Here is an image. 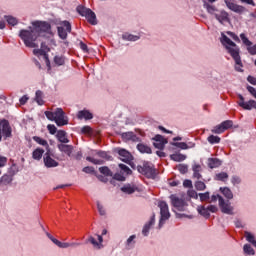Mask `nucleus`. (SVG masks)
I'll list each match as a JSON object with an SVG mask.
<instances>
[{
	"label": "nucleus",
	"mask_w": 256,
	"mask_h": 256,
	"mask_svg": "<svg viewBox=\"0 0 256 256\" xmlns=\"http://www.w3.org/2000/svg\"><path fill=\"white\" fill-rule=\"evenodd\" d=\"M31 25L32 26L28 27L29 30L21 29L18 34V37H20L25 47H28V49L39 48V44L36 43L39 37L47 38V35H51L52 37L54 35L51 23L47 21L35 20ZM43 33H46L47 35Z\"/></svg>",
	"instance_id": "obj_1"
},
{
	"label": "nucleus",
	"mask_w": 256,
	"mask_h": 256,
	"mask_svg": "<svg viewBox=\"0 0 256 256\" xmlns=\"http://www.w3.org/2000/svg\"><path fill=\"white\" fill-rule=\"evenodd\" d=\"M220 43L226 49L227 53L232 57L235 65L238 67H243V61H241V48L238 47L231 38H229L225 33L221 32Z\"/></svg>",
	"instance_id": "obj_2"
},
{
	"label": "nucleus",
	"mask_w": 256,
	"mask_h": 256,
	"mask_svg": "<svg viewBox=\"0 0 256 256\" xmlns=\"http://www.w3.org/2000/svg\"><path fill=\"white\" fill-rule=\"evenodd\" d=\"M137 171L146 179H157V176L159 175V172L157 171V168H155V164L150 161H144L143 165L137 166Z\"/></svg>",
	"instance_id": "obj_3"
},
{
	"label": "nucleus",
	"mask_w": 256,
	"mask_h": 256,
	"mask_svg": "<svg viewBox=\"0 0 256 256\" xmlns=\"http://www.w3.org/2000/svg\"><path fill=\"white\" fill-rule=\"evenodd\" d=\"M76 13L81 17H85L90 25H97V14H95L91 8H87L84 5H78L76 7Z\"/></svg>",
	"instance_id": "obj_4"
},
{
	"label": "nucleus",
	"mask_w": 256,
	"mask_h": 256,
	"mask_svg": "<svg viewBox=\"0 0 256 256\" xmlns=\"http://www.w3.org/2000/svg\"><path fill=\"white\" fill-rule=\"evenodd\" d=\"M13 137V128L9 120L0 118V142L3 140L11 139Z\"/></svg>",
	"instance_id": "obj_5"
},
{
	"label": "nucleus",
	"mask_w": 256,
	"mask_h": 256,
	"mask_svg": "<svg viewBox=\"0 0 256 256\" xmlns=\"http://www.w3.org/2000/svg\"><path fill=\"white\" fill-rule=\"evenodd\" d=\"M60 25H63V26L57 27L58 37L60 39H62L63 41H65V39H67V37H68V33H71V31H72L71 22H69L68 20H64L60 23Z\"/></svg>",
	"instance_id": "obj_6"
},
{
	"label": "nucleus",
	"mask_w": 256,
	"mask_h": 256,
	"mask_svg": "<svg viewBox=\"0 0 256 256\" xmlns=\"http://www.w3.org/2000/svg\"><path fill=\"white\" fill-rule=\"evenodd\" d=\"M113 153H117L120 157H122L120 158L122 163H129L130 161H133V159H135L133 154H131V152H129V150L125 148L116 147L113 149Z\"/></svg>",
	"instance_id": "obj_7"
},
{
	"label": "nucleus",
	"mask_w": 256,
	"mask_h": 256,
	"mask_svg": "<svg viewBox=\"0 0 256 256\" xmlns=\"http://www.w3.org/2000/svg\"><path fill=\"white\" fill-rule=\"evenodd\" d=\"M239 101L237 102L241 109L244 111H251L252 109H256V101L251 99L245 102V97L242 94H238Z\"/></svg>",
	"instance_id": "obj_8"
},
{
	"label": "nucleus",
	"mask_w": 256,
	"mask_h": 256,
	"mask_svg": "<svg viewBox=\"0 0 256 256\" xmlns=\"http://www.w3.org/2000/svg\"><path fill=\"white\" fill-rule=\"evenodd\" d=\"M152 141H155L153 142V147H155V149H159V151H163L167 143H169V140H167V138L163 137L161 134H156L152 138Z\"/></svg>",
	"instance_id": "obj_9"
},
{
	"label": "nucleus",
	"mask_w": 256,
	"mask_h": 256,
	"mask_svg": "<svg viewBox=\"0 0 256 256\" xmlns=\"http://www.w3.org/2000/svg\"><path fill=\"white\" fill-rule=\"evenodd\" d=\"M172 207H175L177 211H185V207H187V202L183 198H179L174 194L170 195Z\"/></svg>",
	"instance_id": "obj_10"
},
{
	"label": "nucleus",
	"mask_w": 256,
	"mask_h": 256,
	"mask_svg": "<svg viewBox=\"0 0 256 256\" xmlns=\"http://www.w3.org/2000/svg\"><path fill=\"white\" fill-rule=\"evenodd\" d=\"M224 3L226 4V7L230 9V11H233V13H237L238 15H243V13H247V8L245 6H241L238 4H235L231 2V0H224Z\"/></svg>",
	"instance_id": "obj_11"
},
{
	"label": "nucleus",
	"mask_w": 256,
	"mask_h": 256,
	"mask_svg": "<svg viewBox=\"0 0 256 256\" xmlns=\"http://www.w3.org/2000/svg\"><path fill=\"white\" fill-rule=\"evenodd\" d=\"M219 207L225 215H234L233 206H231V202L229 200L225 201V198H220Z\"/></svg>",
	"instance_id": "obj_12"
},
{
	"label": "nucleus",
	"mask_w": 256,
	"mask_h": 256,
	"mask_svg": "<svg viewBox=\"0 0 256 256\" xmlns=\"http://www.w3.org/2000/svg\"><path fill=\"white\" fill-rule=\"evenodd\" d=\"M120 135L124 143H127L128 141H132L133 143H137L141 141V138L137 136V134H135L133 131L123 132V133H120Z\"/></svg>",
	"instance_id": "obj_13"
},
{
	"label": "nucleus",
	"mask_w": 256,
	"mask_h": 256,
	"mask_svg": "<svg viewBox=\"0 0 256 256\" xmlns=\"http://www.w3.org/2000/svg\"><path fill=\"white\" fill-rule=\"evenodd\" d=\"M33 55L36 57H44V61L47 67V73H51V60H49V54L44 50H33Z\"/></svg>",
	"instance_id": "obj_14"
},
{
	"label": "nucleus",
	"mask_w": 256,
	"mask_h": 256,
	"mask_svg": "<svg viewBox=\"0 0 256 256\" xmlns=\"http://www.w3.org/2000/svg\"><path fill=\"white\" fill-rule=\"evenodd\" d=\"M160 208V217H165V219L171 218V213L169 212V205L166 201H160L158 204Z\"/></svg>",
	"instance_id": "obj_15"
},
{
	"label": "nucleus",
	"mask_w": 256,
	"mask_h": 256,
	"mask_svg": "<svg viewBox=\"0 0 256 256\" xmlns=\"http://www.w3.org/2000/svg\"><path fill=\"white\" fill-rule=\"evenodd\" d=\"M214 17L218 22H220L221 25L223 23H231V18H229V13L225 10H221L220 13L214 14Z\"/></svg>",
	"instance_id": "obj_16"
},
{
	"label": "nucleus",
	"mask_w": 256,
	"mask_h": 256,
	"mask_svg": "<svg viewBox=\"0 0 256 256\" xmlns=\"http://www.w3.org/2000/svg\"><path fill=\"white\" fill-rule=\"evenodd\" d=\"M57 148L59 149V151L61 153H65V155H67V157H73V150L75 149V147L73 145L58 144Z\"/></svg>",
	"instance_id": "obj_17"
},
{
	"label": "nucleus",
	"mask_w": 256,
	"mask_h": 256,
	"mask_svg": "<svg viewBox=\"0 0 256 256\" xmlns=\"http://www.w3.org/2000/svg\"><path fill=\"white\" fill-rule=\"evenodd\" d=\"M77 119L80 121H82V119H85V121H91V119H93V113L87 109L80 110L77 113Z\"/></svg>",
	"instance_id": "obj_18"
},
{
	"label": "nucleus",
	"mask_w": 256,
	"mask_h": 256,
	"mask_svg": "<svg viewBox=\"0 0 256 256\" xmlns=\"http://www.w3.org/2000/svg\"><path fill=\"white\" fill-rule=\"evenodd\" d=\"M43 161H44V166L47 167V169H53V167H59V162L53 159V157L44 156Z\"/></svg>",
	"instance_id": "obj_19"
},
{
	"label": "nucleus",
	"mask_w": 256,
	"mask_h": 256,
	"mask_svg": "<svg viewBox=\"0 0 256 256\" xmlns=\"http://www.w3.org/2000/svg\"><path fill=\"white\" fill-rule=\"evenodd\" d=\"M203 3V8L206 9L207 13L209 15H217V12H219V9L216 8L215 5L213 4H209V2H207V0H202Z\"/></svg>",
	"instance_id": "obj_20"
},
{
	"label": "nucleus",
	"mask_w": 256,
	"mask_h": 256,
	"mask_svg": "<svg viewBox=\"0 0 256 256\" xmlns=\"http://www.w3.org/2000/svg\"><path fill=\"white\" fill-rule=\"evenodd\" d=\"M120 191H122V193H126V195H133V193H135V191H139V188L135 185H131V184H125L124 186H122L120 188Z\"/></svg>",
	"instance_id": "obj_21"
},
{
	"label": "nucleus",
	"mask_w": 256,
	"mask_h": 256,
	"mask_svg": "<svg viewBox=\"0 0 256 256\" xmlns=\"http://www.w3.org/2000/svg\"><path fill=\"white\" fill-rule=\"evenodd\" d=\"M223 165V161L219 158H208L209 169H217Z\"/></svg>",
	"instance_id": "obj_22"
},
{
	"label": "nucleus",
	"mask_w": 256,
	"mask_h": 256,
	"mask_svg": "<svg viewBox=\"0 0 256 256\" xmlns=\"http://www.w3.org/2000/svg\"><path fill=\"white\" fill-rule=\"evenodd\" d=\"M136 149L139 151V153L151 155L153 153V150L151 147H149L147 144L138 143L136 146Z\"/></svg>",
	"instance_id": "obj_23"
},
{
	"label": "nucleus",
	"mask_w": 256,
	"mask_h": 256,
	"mask_svg": "<svg viewBox=\"0 0 256 256\" xmlns=\"http://www.w3.org/2000/svg\"><path fill=\"white\" fill-rule=\"evenodd\" d=\"M44 153L45 150L41 147H38L32 152V159H34V161H41V159H43Z\"/></svg>",
	"instance_id": "obj_24"
},
{
	"label": "nucleus",
	"mask_w": 256,
	"mask_h": 256,
	"mask_svg": "<svg viewBox=\"0 0 256 256\" xmlns=\"http://www.w3.org/2000/svg\"><path fill=\"white\" fill-rule=\"evenodd\" d=\"M135 239H137V235L133 234L126 240L127 251H131V249H135V244L137 243Z\"/></svg>",
	"instance_id": "obj_25"
},
{
	"label": "nucleus",
	"mask_w": 256,
	"mask_h": 256,
	"mask_svg": "<svg viewBox=\"0 0 256 256\" xmlns=\"http://www.w3.org/2000/svg\"><path fill=\"white\" fill-rule=\"evenodd\" d=\"M11 183H13V176H11V174H4L0 178V186L11 185Z\"/></svg>",
	"instance_id": "obj_26"
},
{
	"label": "nucleus",
	"mask_w": 256,
	"mask_h": 256,
	"mask_svg": "<svg viewBox=\"0 0 256 256\" xmlns=\"http://www.w3.org/2000/svg\"><path fill=\"white\" fill-rule=\"evenodd\" d=\"M220 193L229 200L233 199V191H231V188L229 187H220L219 189Z\"/></svg>",
	"instance_id": "obj_27"
},
{
	"label": "nucleus",
	"mask_w": 256,
	"mask_h": 256,
	"mask_svg": "<svg viewBox=\"0 0 256 256\" xmlns=\"http://www.w3.org/2000/svg\"><path fill=\"white\" fill-rule=\"evenodd\" d=\"M171 161H175L176 163H181L187 159V155L181 153H174L170 155Z\"/></svg>",
	"instance_id": "obj_28"
},
{
	"label": "nucleus",
	"mask_w": 256,
	"mask_h": 256,
	"mask_svg": "<svg viewBox=\"0 0 256 256\" xmlns=\"http://www.w3.org/2000/svg\"><path fill=\"white\" fill-rule=\"evenodd\" d=\"M197 211H198L199 215L204 217V219H209V217H211V213H209L208 208H205V206H203V205L198 206Z\"/></svg>",
	"instance_id": "obj_29"
},
{
	"label": "nucleus",
	"mask_w": 256,
	"mask_h": 256,
	"mask_svg": "<svg viewBox=\"0 0 256 256\" xmlns=\"http://www.w3.org/2000/svg\"><path fill=\"white\" fill-rule=\"evenodd\" d=\"M10 161L12 165L8 168V174L12 177H15V175H17V172L19 171V166L13 161V159H10Z\"/></svg>",
	"instance_id": "obj_30"
},
{
	"label": "nucleus",
	"mask_w": 256,
	"mask_h": 256,
	"mask_svg": "<svg viewBox=\"0 0 256 256\" xmlns=\"http://www.w3.org/2000/svg\"><path fill=\"white\" fill-rule=\"evenodd\" d=\"M244 235H245L246 241H248V243H251V245L255 247L256 246L255 235H253V233L249 231H245Z\"/></svg>",
	"instance_id": "obj_31"
},
{
	"label": "nucleus",
	"mask_w": 256,
	"mask_h": 256,
	"mask_svg": "<svg viewBox=\"0 0 256 256\" xmlns=\"http://www.w3.org/2000/svg\"><path fill=\"white\" fill-rule=\"evenodd\" d=\"M99 171L101 175H104V177H113V171L107 166H102L99 168Z\"/></svg>",
	"instance_id": "obj_32"
},
{
	"label": "nucleus",
	"mask_w": 256,
	"mask_h": 256,
	"mask_svg": "<svg viewBox=\"0 0 256 256\" xmlns=\"http://www.w3.org/2000/svg\"><path fill=\"white\" fill-rule=\"evenodd\" d=\"M122 39L124 41H139L141 39V37L137 36V35L125 33L122 35Z\"/></svg>",
	"instance_id": "obj_33"
},
{
	"label": "nucleus",
	"mask_w": 256,
	"mask_h": 256,
	"mask_svg": "<svg viewBox=\"0 0 256 256\" xmlns=\"http://www.w3.org/2000/svg\"><path fill=\"white\" fill-rule=\"evenodd\" d=\"M96 155L101 159H105L106 161H113V156L108 155L106 151L99 150L96 152Z\"/></svg>",
	"instance_id": "obj_34"
},
{
	"label": "nucleus",
	"mask_w": 256,
	"mask_h": 256,
	"mask_svg": "<svg viewBox=\"0 0 256 256\" xmlns=\"http://www.w3.org/2000/svg\"><path fill=\"white\" fill-rule=\"evenodd\" d=\"M54 121H55L57 127H64V125H69V117H67V116L58 118Z\"/></svg>",
	"instance_id": "obj_35"
},
{
	"label": "nucleus",
	"mask_w": 256,
	"mask_h": 256,
	"mask_svg": "<svg viewBox=\"0 0 256 256\" xmlns=\"http://www.w3.org/2000/svg\"><path fill=\"white\" fill-rule=\"evenodd\" d=\"M53 62L57 67L65 65V56L56 55L53 58Z\"/></svg>",
	"instance_id": "obj_36"
},
{
	"label": "nucleus",
	"mask_w": 256,
	"mask_h": 256,
	"mask_svg": "<svg viewBox=\"0 0 256 256\" xmlns=\"http://www.w3.org/2000/svg\"><path fill=\"white\" fill-rule=\"evenodd\" d=\"M214 179L215 181H222L223 183H225V181L229 179V174H227V172H220L215 175Z\"/></svg>",
	"instance_id": "obj_37"
},
{
	"label": "nucleus",
	"mask_w": 256,
	"mask_h": 256,
	"mask_svg": "<svg viewBox=\"0 0 256 256\" xmlns=\"http://www.w3.org/2000/svg\"><path fill=\"white\" fill-rule=\"evenodd\" d=\"M4 19L6 20V22L8 23V25H11L12 27H15V25H17V23H19V21L17 20V18L11 16V15H5Z\"/></svg>",
	"instance_id": "obj_38"
},
{
	"label": "nucleus",
	"mask_w": 256,
	"mask_h": 256,
	"mask_svg": "<svg viewBox=\"0 0 256 256\" xmlns=\"http://www.w3.org/2000/svg\"><path fill=\"white\" fill-rule=\"evenodd\" d=\"M33 141H35L36 143H38V145H42V147H49V143L47 142V140L39 137V136H33L32 137Z\"/></svg>",
	"instance_id": "obj_39"
},
{
	"label": "nucleus",
	"mask_w": 256,
	"mask_h": 256,
	"mask_svg": "<svg viewBox=\"0 0 256 256\" xmlns=\"http://www.w3.org/2000/svg\"><path fill=\"white\" fill-rule=\"evenodd\" d=\"M43 92L41 90H37L35 93V101L38 105H45V101L43 100Z\"/></svg>",
	"instance_id": "obj_40"
},
{
	"label": "nucleus",
	"mask_w": 256,
	"mask_h": 256,
	"mask_svg": "<svg viewBox=\"0 0 256 256\" xmlns=\"http://www.w3.org/2000/svg\"><path fill=\"white\" fill-rule=\"evenodd\" d=\"M118 167L120 169V171H122L123 173H126V175H133V170H131V168H129V166L120 163L118 164Z\"/></svg>",
	"instance_id": "obj_41"
},
{
	"label": "nucleus",
	"mask_w": 256,
	"mask_h": 256,
	"mask_svg": "<svg viewBox=\"0 0 256 256\" xmlns=\"http://www.w3.org/2000/svg\"><path fill=\"white\" fill-rule=\"evenodd\" d=\"M170 145L173 147H178V149L187 150L189 149V144L186 142H171Z\"/></svg>",
	"instance_id": "obj_42"
},
{
	"label": "nucleus",
	"mask_w": 256,
	"mask_h": 256,
	"mask_svg": "<svg viewBox=\"0 0 256 256\" xmlns=\"http://www.w3.org/2000/svg\"><path fill=\"white\" fill-rule=\"evenodd\" d=\"M207 141L210 143V145H215L217 143H221V137L212 134L208 136Z\"/></svg>",
	"instance_id": "obj_43"
},
{
	"label": "nucleus",
	"mask_w": 256,
	"mask_h": 256,
	"mask_svg": "<svg viewBox=\"0 0 256 256\" xmlns=\"http://www.w3.org/2000/svg\"><path fill=\"white\" fill-rule=\"evenodd\" d=\"M240 39H241L243 45H246V47H251L253 45V42H251V40H249V38L247 37V35L245 33L240 34Z\"/></svg>",
	"instance_id": "obj_44"
},
{
	"label": "nucleus",
	"mask_w": 256,
	"mask_h": 256,
	"mask_svg": "<svg viewBox=\"0 0 256 256\" xmlns=\"http://www.w3.org/2000/svg\"><path fill=\"white\" fill-rule=\"evenodd\" d=\"M194 187L196 191H205V189H207V185H205V182L199 180L195 182Z\"/></svg>",
	"instance_id": "obj_45"
},
{
	"label": "nucleus",
	"mask_w": 256,
	"mask_h": 256,
	"mask_svg": "<svg viewBox=\"0 0 256 256\" xmlns=\"http://www.w3.org/2000/svg\"><path fill=\"white\" fill-rule=\"evenodd\" d=\"M86 161H89V163H93V165H105V160L95 159L91 156L86 157Z\"/></svg>",
	"instance_id": "obj_46"
},
{
	"label": "nucleus",
	"mask_w": 256,
	"mask_h": 256,
	"mask_svg": "<svg viewBox=\"0 0 256 256\" xmlns=\"http://www.w3.org/2000/svg\"><path fill=\"white\" fill-rule=\"evenodd\" d=\"M243 251L246 255H255V249L251 247V244H245L243 246Z\"/></svg>",
	"instance_id": "obj_47"
},
{
	"label": "nucleus",
	"mask_w": 256,
	"mask_h": 256,
	"mask_svg": "<svg viewBox=\"0 0 256 256\" xmlns=\"http://www.w3.org/2000/svg\"><path fill=\"white\" fill-rule=\"evenodd\" d=\"M65 117V111H63V108H57L55 111H54V118H55V121L57 119H61Z\"/></svg>",
	"instance_id": "obj_48"
},
{
	"label": "nucleus",
	"mask_w": 256,
	"mask_h": 256,
	"mask_svg": "<svg viewBox=\"0 0 256 256\" xmlns=\"http://www.w3.org/2000/svg\"><path fill=\"white\" fill-rule=\"evenodd\" d=\"M83 173H87L88 175H97V171L93 166H86L82 169Z\"/></svg>",
	"instance_id": "obj_49"
},
{
	"label": "nucleus",
	"mask_w": 256,
	"mask_h": 256,
	"mask_svg": "<svg viewBox=\"0 0 256 256\" xmlns=\"http://www.w3.org/2000/svg\"><path fill=\"white\" fill-rule=\"evenodd\" d=\"M178 171L181 175H185L189 172V166L187 164H178Z\"/></svg>",
	"instance_id": "obj_50"
},
{
	"label": "nucleus",
	"mask_w": 256,
	"mask_h": 256,
	"mask_svg": "<svg viewBox=\"0 0 256 256\" xmlns=\"http://www.w3.org/2000/svg\"><path fill=\"white\" fill-rule=\"evenodd\" d=\"M211 193L209 191L204 192V193H199L198 197L200 198V201H209L211 199Z\"/></svg>",
	"instance_id": "obj_51"
},
{
	"label": "nucleus",
	"mask_w": 256,
	"mask_h": 256,
	"mask_svg": "<svg viewBox=\"0 0 256 256\" xmlns=\"http://www.w3.org/2000/svg\"><path fill=\"white\" fill-rule=\"evenodd\" d=\"M224 131H227L233 127V120H225L221 122Z\"/></svg>",
	"instance_id": "obj_52"
},
{
	"label": "nucleus",
	"mask_w": 256,
	"mask_h": 256,
	"mask_svg": "<svg viewBox=\"0 0 256 256\" xmlns=\"http://www.w3.org/2000/svg\"><path fill=\"white\" fill-rule=\"evenodd\" d=\"M66 137L67 132H65V130H58L56 138L58 139L59 143H61Z\"/></svg>",
	"instance_id": "obj_53"
},
{
	"label": "nucleus",
	"mask_w": 256,
	"mask_h": 256,
	"mask_svg": "<svg viewBox=\"0 0 256 256\" xmlns=\"http://www.w3.org/2000/svg\"><path fill=\"white\" fill-rule=\"evenodd\" d=\"M212 133H215L216 135H221V133H225V129L223 128V125L220 123L219 125H216L214 127Z\"/></svg>",
	"instance_id": "obj_54"
},
{
	"label": "nucleus",
	"mask_w": 256,
	"mask_h": 256,
	"mask_svg": "<svg viewBox=\"0 0 256 256\" xmlns=\"http://www.w3.org/2000/svg\"><path fill=\"white\" fill-rule=\"evenodd\" d=\"M47 129H48L50 135H55L59 131V130H57V126H55V124H48Z\"/></svg>",
	"instance_id": "obj_55"
},
{
	"label": "nucleus",
	"mask_w": 256,
	"mask_h": 256,
	"mask_svg": "<svg viewBox=\"0 0 256 256\" xmlns=\"http://www.w3.org/2000/svg\"><path fill=\"white\" fill-rule=\"evenodd\" d=\"M112 178L115 179L116 181H120V182L127 181V178L121 173L113 174Z\"/></svg>",
	"instance_id": "obj_56"
},
{
	"label": "nucleus",
	"mask_w": 256,
	"mask_h": 256,
	"mask_svg": "<svg viewBox=\"0 0 256 256\" xmlns=\"http://www.w3.org/2000/svg\"><path fill=\"white\" fill-rule=\"evenodd\" d=\"M226 34H228L229 37L233 39V41H236V43H241V39L239 38V36H237V34H235V32L226 31Z\"/></svg>",
	"instance_id": "obj_57"
},
{
	"label": "nucleus",
	"mask_w": 256,
	"mask_h": 256,
	"mask_svg": "<svg viewBox=\"0 0 256 256\" xmlns=\"http://www.w3.org/2000/svg\"><path fill=\"white\" fill-rule=\"evenodd\" d=\"M187 195L188 197H190V199H199V194H197V191L191 189L187 191Z\"/></svg>",
	"instance_id": "obj_58"
},
{
	"label": "nucleus",
	"mask_w": 256,
	"mask_h": 256,
	"mask_svg": "<svg viewBox=\"0 0 256 256\" xmlns=\"http://www.w3.org/2000/svg\"><path fill=\"white\" fill-rule=\"evenodd\" d=\"M153 225H155V213L152 214L150 220L144 226L147 227L148 229H151Z\"/></svg>",
	"instance_id": "obj_59"
},
{
	"label": "nucleus",
	"mask_w": 256,
	"mask_h": 256,
	"mask_svg": "<svg viewBox=\"0 0 256 256\" xmlns=\"http://www.w3.org/2000/svg\"><path fill=\"white\" fill-rule=\"evenodd\" d=\"M45 117H47V119L49 121H55V112L52 111H45L44 112Z\"/></svg>",
	"instance_id": "obj_60"
},
{
	"label": "nucleus",
	"mask_w": 256,
	"mask_h": 256,
	"mask_svg": "<svg viewBox=\"0 0 256 256\" xmlns=\"http://www.w3.org/2000/svg\"><path fill=\"white\" fill-rule=\"evenodd\" d=\"M92 131L93 129L91 128V126H84L81 128L82 135H89L92 133Z\"/></svg>",
	"instance_id": "obj_61"
},
{
	"label": "nucleus",
	"mask_w": 256,
	"mask_h": 256,
	"mask_svg": "<svg viewBox=\"0 0 256 256\" xmlns=\"http://www.w3.org/2000/svg\"><path fill=\"white\" fill-rule=\"evenodd\" d=\"M96 204H97V209H98L99 214L101 216L106 215L105 208L101 205V202L97 201Z\"/></svg>",
	"instance_id": "obj_62"
},
{
	"label": "nucleus",
	"mask_w": 256,
	"mask_h": 256,
	"mask_svg": "<svg viewBox=\"0 0 256 256\" xmlns=\"http://www.w3.org/2000/svg\"><path fill=\"white\" fill-rule=\"evenodd\" d=\"M231 183H232V185H240L241 177H239L237 175H233L231 178Z\"/></svg>",
	"instance_id": "obj_63"
},
{
	"label": "nucleus",
	"mask_w": 256,
	"mask_h": 256,
	"mask_svg": "<svg viewBox=\"0 0 256 256\" xmlns=\"http://www.w3.org/2000/svg\"><path fill=\"white\" fill-rule=\"evenodd\" d=\"M247 51L248 53H250L251 55H256V44L253 46H248L247 47Z\"/></svg>",
	"instance_id": "obj_64"
}]
</instances>
